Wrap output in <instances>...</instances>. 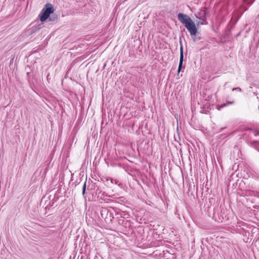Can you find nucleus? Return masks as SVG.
Instances as JSON below:
<instances>
[{"mask_svg": "<svg viewBox=\"0 0 259 259\" xmlns=\"http://www.w3.org/2000/svg\"><path fill=\"white\" fill-rule=\"evenodd\" d=\"M178 19L188 29L194 41L199 40L200 37L196 36L197 29L192 19L187 15L183 13L178 14Z\"/></svg>", "mask_w": 259, "mask_h": 259, "instance_id": "nucleus-1", "label": "nucleus"}, {"mask_svg": "<svg viewBox=\"0 0 259 259\" xmlns=\"http://www.w3.org/2000/svg\"><path fill=\"white\" fill-rule=\"evenodd\" d=\"M54 11L53 5L50 3H47L41 11L39 14V17L41 22L45 21L48 19L50 15Z\"/></svg>", "mask_w": 259, "mask_h": 259, "instance_id": "nucleus-2", "label": "nucleus"}, {"mask_svg": "<svg viewBox=\"0 0 259 259\" xmlns=\"http://www.w3.org/2000/svg\"><path fill=\"white\" fill-rule=\"evenodd\" d=\"M100 213L102 219H104L107 223H110L114 219L113 212L105 207H102L100 210Z\"/></svg>", "mask_w": 259, "mask_h": 259, "instance_id": "nucleus-3", "label": "nucleus"}, {"mask_svg": "<svg viewBox=\"0 0 259 259\" xmlns=\"http://www.w3.org/2000/svg\"><path fill=\"white\" fill-rule=\"evenodd\" d=\"M184 61V54H183V48L182 44H181L180 47V62L178 69V72L180 73L182 68L183 63Z\"/></svg>", "mask_w": 259, "mask_h": 259, "instance_id": "nucleus-4", "label": "nucleus"}, {"mask_svg": "<svg viewBox=\"0 0 259 259\" xmlns=\"http://www.w3.org/2000/svg\"><path fill=\"white\" fill-rule=\"evenodd\" d=\"M94 189H95V193L96 195L97 196V197L100 199H103V197L106 195L105 193L103 192L98 187H97L96 189L95 187Z\"/></svg>", "mask_w": 259, "mask_h": 259, "instance_id": "nucleus-5", "label": "nucleus"}, {"mask_svg": "<svg viewBox=\"0 0 259 259\" xmlns=\"http://www.w3.org/2000/svg\"><path fill=\"white\" fill-rule=\"evenodd\" d=\"M42 27V24H38V25H34L31 29V31H30L31 34L36 32L37 31L39 30Z\"/></svg>", "mask_w": 259, "mask_h": 259, "instance_id": "nucleus-6", "label": "nucleus"}, {"mask_svg": "<svg viewBox=\"0 0 259 259\" xmlns=\"http://www.w3.org/2000/svg\"><path fill=\"white\" fill-rule=\"evenodd\" d=\"M199 16H197L199 19L204 20L205 19V11H202L199 14Z\"/></svg>", "mask_w": 259, "mask_h": 259, "instance_id": "nucleus-7", "label": "nucleus"}, {"mask_svg": "<svg viewBox=\"0 0 259 259\" xmlns=\"http://www.w3.org/2000/svg\"><path fill=\"white\" fill-rule=\"evenodd\" d=\"M109 179L112 184H117V185H118V186L122 185L120 184H118V181L117 180L113 179L112 178H110Z\"/></svg>", "mask_w": 259, "mask_h": 259, "instance_id": "nucleus-8", "label": "nucleus"}, {"mask_svg": "<svg viewBox=\"0 0 259 259\" xmlns=\"http://www.w3.org/2000/svg\"><path fill=\"white\" fill-rule=\"evenodd\" d=\"M86 183H87V180H85V182L84 183L83 187H82V195L84 196L86 191Z\"/></svg>", "mask_w": 259, "mask_h": 259, "instance_id": "nucleus-9", "label": "nucleus"}, {"mask_svg": "<svg viewBox=\"0 0 259 259\" xmlns=\"http://www.w3.org/2000/svg\"><path fill=\"white\" fill-rule=\"evenodd\" d=\"M245 2L247 5H250L253 3L254 0H245Z\"/></svg>", "mask_w": 259, "mask_h": 259, "instance_id": "nucleus-10", "label": "nucleus"}, {"mask_svg": "<svg viewBox=\"0 0 259 259\" xmlns=\"http://www.w3.org/2000/svg\"><path fill=\"white\" fill-rule=\"evenodd\" d=\"M226 106H227V104H226V103H224L223 104H221V105H220L218 107V110H220L221 108H223V107H225Z\"/></svg>", "mask_w": 259, "mask_h": 259, "instance_id": "nucleus-11", "label": "nucleus"}, {"mask_svg": "<svg viewBox=\"0 0 259 259\" xmlns=\"http://www.w3.org/2000/svg\"><path fill=\"white\" fill-rule=\"evenodd\" d=\"M225 128H226V127H222V128H221L220 129L218 130L217 131V132H217V133H220V132H221L222 131H223L224 129H225Z\"/></svg>", "mask_w": 259, "mask_h": 259, "instance_id": "nucleus-12", "label": "nucleus"}, {"mask_svg": "<svg viewBox=\"0 0 259 259\" xmlns=\"http://www.w3.org/2000/svg\"><path fill=\"white\" fill-rule=\"evenodd\" d=\"M235 90H236V91H240V92H241L242 91V90L241 88H239V87H237V88H234L233 89V91H235Z\"/></svg>", "mask_w": 259, "mask_h": 259, "instance_id": "nucleus-13", "label": "nucleus"}, {"mask_svg": "<svg viewBox=\"0 0 259 259\" xmlns=\"http://www.w3.org/2000/svg\"><path fill=\"white\" fill-rule=\"evenodd\" d=\"M234 103V101H232V102H226V104H227V106L228 105H230V104H233V103Z\"/></svg>", "mask_w": 259, "mask_h": 259, "instance_id": "nucleus-14", "label": "nucleus"}, {"mask_svg": "<svg viewBox=\"0 0 259 259\" xmlns=\"http://www.w3.org/2000/svg\"><path fill=\"white\" fill-rule=\"evenodd\" d=\"M230 132H228V133H226V134H225V137H227L229 136L230 135Z\"/></svg>", "mask_w": 259, "mask_h": 259, "instance_id": "nucleus-15", "label": "nucleus"}]
</instances>
